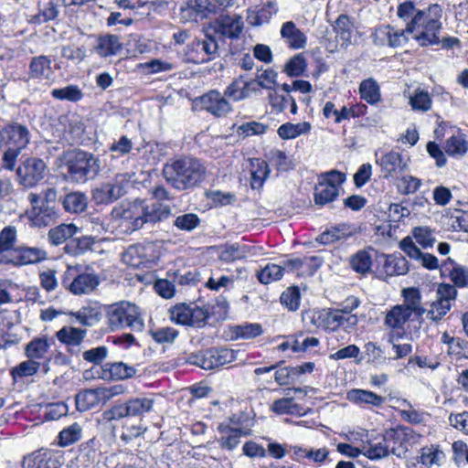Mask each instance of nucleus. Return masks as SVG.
Returning <instances> with one entry per match:
<instances>
[{"label": "nucleus", "instance_id": "1", "mask_svg": "<svg viewBox=\"0 0 468 468\" xmlns=\"http://www.w3.org/2000/svg\"><path fill=\"white\" fill-rule=\"evenodd\" d=\"M398 16L407 23L406 31L413 36L420 46L439 43L441 8L431 5L427 10H418L413 2L407 1L398 6Z\"/></svg>", "mask_w": 468, "mask_h": 468}, {"label": "nucleus", "instance_id": "2", "mask_svg": "<svg viewBox=\"0 0 468 468\" xmlns=\"http://www.w3.org/2000/svg\"><path fill=\"white\" fill-rule=\"evenodd\" d=\"M206 167L199 159L183 156L169 160L163 168L165 181L177 190L197 186L204 179Z\"/></svg>", "mask_w": 468, "mask_h": 468}, {"label": "nucleus", "instance_id": "3", "mask_svg": "<svg viewBox=\"0 0 468 468\" xmlns=\"http://www.w3.org/2000/svg\"><path fill=\"white\" fill-rule=\"evenodd\" d=\"M64 167L68 180L83 184L97 176L101 170L99 159L85 151L69 152L64 156Z\"/></svg>", "mask_w": 468, "mask_h": 468}, {"label": "nucleus", "instance_id": "4", "mask_svg": "<svg viewBox=\"0 0 468 468\" xmlns=\"http://www.w3.org/2000/svg\"><path fill=\"white\" fill-rule=\"evenodd\" d=\"M106 318L112 331L130 329L134 332H142L144 328V321L141 309L127 301H121L110 304L106 308Z\"/></svg>", "mask_w": 468, "mask_h": 468}, {"label": "nucleus", "instance_id": "5", "mask_svg": "<svg viewBox=\"0 0 468 468\" xmlns=\"http://www.w3.org/2000/svg\"><path fill=\"white\" fill-rule=\"evenodd\" d=\"M154 404V400L147 397L133 398L123 403L114 404L103 411L100 421L107 423L124 418H141L153 410Z\"/></svg>", "mask_w": 468, "mask_h": 468}, {"label": "nucleus", "instance_id": "6", "mask_svg": "<svg viewBox=\"0 0 468 468\" xmlns=\"http://www.w3.org/2000/svg\"><path fill=\"white\" fill-rule=\"evenodd\" d=\"M185 56L187 62L194 64H203L215 59L218 56L216 36L207 30L203 39H195L187 45Z\"/></svg>", "mask_w": 468, "mask_h": 468}, {"label": "nucleus", "instance_id": "7", "mask_svg": "<svg viewBox=\"0 0 468 468\" xmlns=\"http://www.w3.org/2000/svg\"><path fill=\"white\" fill-rule=\"evenodd\" d=\"M346 180V175L337 170H332L320 176L319 182L314 187V203L324 206L333 202L339 196V187Z\"/></svg>", "mask_w": 468, "mask_h": 468}, {"label": "nucleus", "instance_id": "8", "mask_svg": "<svg viewBox=\"0 0 468 468\" xmlns=\"http://www.w3.org/2000/svg\"><path fill=\"white\" fill-rule=\"evenodd\" d=\"M112 216L121 220L120 225L125 227L126 231L137 230L144 225V201L136 200L133 203L122 204L113 208Z\"/></svg>", "mask_w": 468, "mask_h": 468}, {"label": "nucleus", "instance_id": "9", "mask_svg": "<svg viewBox=\"0 0 468 468\" xmlns=\"http://www.w3.org/2000/svg\"><path fill=\"white\" fill-rule=\"evenodd\" d=\"M123 392L121 386L84 389L76 395V407L80 411H87L99 405H103L114 396Z\"/></svg>", "mask_w": 468, "mask_h": 468}, {"label": "nucleus", "instance_id": "10", "mask_svg": "<svg viewBox=\"0 0 468 468\" xmlns=\"http://www.w3.org/2000/svg\"><path fill=\"white\" fill-rule=\"evenodd\" d=\"M236 357L237 352L232 349H209L201 354L191 355L188 362L205 370H212L233 362Z\"/></svg>", "mask_w": 468, "mask_h": 468}, {"label": "nucleus", "instance_id": "11", "mask_svg": "<svg viewBox=\"0 0 468 468\" xmlns=\"http://www.w3.org/2000/svg\"><path fill=\"white\" fill-rule=\"evenodd\" d=\"M61 282L65 288L75 295L89 293L99 285L96 275L91 273L76 274V270L73 268H68Z\"/></svg>", "mask_w": 468, "mask_h": 468}, {"label": "nucleus", "instance_id": "12", "mask_svg": "<svg viewBox=\"0 0 468 468\" xmlns=\"http://www.w3.org/2000/svg\"><path fill=\"white\" fill-rule=\"evenodd\" d=\"M415 432L410 427L397 426L385 431L383 441L389 444L390 452L400 457L407 452V446L415 439Z\"/></svg>", "mask_w": 468, "mask_h": 468}, {"label": "nucleus", "instance_id": "13", "mask_svg": "<svg viewBox=\"0 0 468 468\" xmlns=\"http://www.w3.org/2000/svg\"><path fill=\"white\" fill-rule=\"evenodd\" d=\"M46 165L41 159L28 158L16 170L17 177L24 186L32 187L44 177Z\"/></svg>", "mask_w": 468, "mask_h": 468}, {"label": "nucleus", "instance_id": "14", "mask_svg": "<svg viewBox=\"0 0 468 468\" xmlns=\"http://www.w3.org/2000/svg\"><path fill=\"white\" fill-rule=\"evenodd\" d=\"M217 90H211L201 95L198 101L202 109L216 117L226 116L232 111V106L229 101Z\"/></svg>", "mask_w": 468, "mask_h": 468}, {"label": "nucleus", "instance_id": "15", "mask_svg": "<svg viewBox=\"0 0 468 468\" xmlns=\"http://www.w3.org/2000/svg\"><path fill=\"white\" fill-rule=\"evenodd\" d=\"M243 29V21L239 16H219L208 29L213 36L220 35L229 38H237Z\"/></svg>", "mask_w": 468, "mask_h": 468}, {"label": "nucleus", "instance_id": "16", "mask_svg": "<svg viewBox=\"0 0 468 468\" xmlns=\"http://www.w3.org/2000/svg\"><path fill=\"white\" fill-rule=\"evenodd\" d=\"M405 30H398L390 26L380 27L374 33V43L378 46L388 45L392 48L401 47L408 41Z\"/></svg>", "mask_w": 468, "mask_h": 468}, {"label": "nucleus", "instance_id": "17", "mask_svg": "<svg viewBox=\"0 0 468 468\" xmlns=\"http://www.w3.org/2000/svg\"><path fill=\"white\" fill-rule=\"evenodd\" d=\"M403 303L399 304L411 317L412 321L421 319L426 313L422 305L421 294L419 289L414 287L402 290Z\"/></svg>", "mask_w": 468, "mask_h": 468}, {"label": "nucleus", "instance_id": "18", "mask_svg": "<svg viewBox=\"0 0 468 468\" xmlns=\"http://www.w3.org/2000/svg\"><path fill=\"white\" fill-rule=\"evenodd\" d=\"M399 248L411 259L420 262L428 270H435L439 267L437 257L430 253H423L415 245L411 238L406 237L399 242Z\"/></svg>", "mask_w": 468, "mask_h": 468}, {"label": "nucleus", "instance_id": "19", "mask_svg": "<svg viewBox=\"0 0 468 468\" xmlns=\"http://www.w3.org/2000/svg\"><path fill=\"white\" fill-rule=\"evenodd\" d=\"M152 248L153 246L151 244L131 245L122 253V261L133 268H140L141 266H144L147 262L150 261L151 256L149 255L148 251L152 250Z\"/></svg>", "mask_w": 468, "mask_h": 468}, {"label": "nucleus", "instance_id": "20", "mask_svg": "<svg viewBox=\"0 0 468 468\" xmlns=\"http://www.w3.org/2000/svg\"><path fill=\"white\" fill-rule=\"evenodd\" d=\"M77 323L83 326L91 327L97 324L101 318V310L97 303H88L78 311H71L68 314Z\"/></svg>", "mask_w": 468, "mask_h": 468}, {"label": "nucleus", "instance_id": "21", "mask_svg": "<svg viewBox=\"0 0 468 468\" xmlns=\"http://www.w3.org/2000/svg\"><path fill=\"white\" fill-rule=\"evenodd\" d=\"M377 164L381 166L384 172V177L388 178L394 174L403 172L407 167V163L403 161L399 153L390 151L377 158Z\"/></svg>", "mask_w": 468, "mask_h": 468}, {"label": "nucleus", "instance_id": "22", "mask_svg": "<svg viewBox=\"0 0 468 468\" xmlns=\"http://www.w3.org/2000/svg\"><path fill=\"white\" fill-rule=\"evenodd\" d=\"M122 49V43L117 35H103L97 38L95 52L101 58L116 56Z\"/></svg>", "mask_w": 468, "mask_h": 468}, {"label": "nucleus", "instance_id": "23", "mask_svg": "<svg viewBox=\"0 0 468 468\" xmlns=\"http://www.w3.org/2000/svg\"><path fill=\"white\" fill-rule=\"evenodd\" d=\"M58 216V210L53 205L34 207L28 214L31 224L37 228L48 226L57 219Z\"/></svg>", "mask_w": 468, "mask_h": 468}, {"label": "nucleus", "instance_id": "24", "mask_svg": "<svg viewBox=\"0 0 468 468\" xmlns=\"http://www.w3.org/2000/svg\"><path fill=\"white\" fill-rule=\"evenodd\" d=\"M87 334L86 329L74 326H63L56 333V337L60 343L68 346L69 352L73 353V347L81 345Z\"/></svg>", "mask_w": 468, "mask_h": 468}, {"label": "nucleus", "instance_id": "25", "mask_svg": "<svg viewBox=\"0 0 468 468\" xmlns=\"http://www.w3.org/2000/svg\"><path fill=\"white\" fill-rule=\"evenodd\" d=\"M6 146L25 148L29 142V133L27 127L13 123L5 127Z\"/></svg>", "mask_w": 468, "mask_h": 468}, {"label": "nucleus", "instance_id": "26", "mask_svg": "<svg viewBox=\"0 0 468 468\" xmlns=\"http://www.w3.org/2000/svg\"><path fill=\"white\" fill-rule=\"evenodd\" d=\"M281 36L293 49L303 48L306 44L305 35L296 27L292 21H287L282 24Z\"/></svg>", "mask_w": 468, "mask_h": 468}, {"label": "nucleus", "instance_id": "27", "mask_svg": "<svg viewBox=\"0 0 468 468\" xmlns=\"http://www.w3.org/2000/svg\"><path fill=\"white\" fill-rule=\"evenodd\" d=\"M218 431L221 433L218 441L221 448L229 451L233 450L239 443V439L242 435L250 434V430L231 428L229 425L223 424L218 426Z\"/></svg>", "mask_w": 468, "mask_h": 468}, {"label": "nucleus", "instance_id": "28", "mask_svg": "<svg viewBox=\"0 0 468 468\" xmlns=\"http://www.w3.org/2000/svg\"><path fill=\"white\" fill-rule=\"evenodd\" d=\"M253 81H246L241 77L234 80L225 90L224 95L234 101H239L248 98L250 91L257 90L251 87Z\"/></svg>", "mask_w": 468, "mask_h": 468}, {"label": "nucleus", "instance_id": "29", "mask_svg": "<svg viewBox=\"0 0 468 468\" xmlns=\"http://www.w3.org/2000/svg\"><path fill=\"white\" fill-rule=\"evenodd\" d=\"M410 320L412 317L399 304H397L386 313L384 324L392 331L403 330L406 323Z\"/></svg>", "mask_w": 468, "mask_h": 468}, {"label": "nucleus", "instance_id": "30", "mask_svg": "<svg viewBox=\"0 0 468 468\" xmlns=\"http://www.w3.org/2000/svg\"><path fill=\"white\" fill-rule=\"evenodd\" d=\"M346 398L350 402H353L357 405H371L374 407L381 406L385 398L379 396L373 391L366 390V389H351L347 392Z\"/></svg>", "mask_w": 468, "mask_h": 468}, {"label": "nucleus", "instance_id": "31", "mask_svg": "<svg viewBox=\"0 0 468 468\" xmlns=\"http://www.w3.org/2000/svg\"><path fill=\"white\" fill-rule=\"evenodd\" d=\"M78 231L79 228L75 224L62 223L48 230V239L52 245L58 246L71 239Z\"/></svg>", "mask_w": 468, "mask_h": 468}, {"label": "nucleus", "instance_id": "32", "mask_svg": "<svg viewBox=\"0 0 468 468\" xmlns=\"http://www.w3.org/2000/svg\"><path fill=\"white\" fill-rule=\"evenodd\" d=\"M250 186L253 189H261L270 174L268 164L259 158L250 159Z\"/></svg>", "mask_w": 468, "mask_h": 468}, {"label": "nucleus", "instance_id": "33", "mask_svg": "<svg viewBox=\"0 0 468 468\" xmlns=\"http://www.w3.org/2000/svg\"><path fill=\"white\" fill-rule=\"evenodd\" d=\"M250 250L251 248L246 245L226 244L219 248L218 258L224 262H232L247 258Z\"/></svg>", "mask_w": 468, "mask_h": 468}, {"label": "nucleus", "instance_id": "34", "mask_svg": "<svg viewBox=\"0 0 468 468\" xmlns=\"http://www.w3.org/2000/svg\"><path fill=\"white\" fill-rule=\"evenodd\" d=\"M357 316L356 314H346L334 309L327 313L326 323L332 329L343 326L346 329L355 327L357 324Z\"/></svg>", "mask_w": 468, "mask_h": 468}, {"label": "nucleus", "instance_id": "35", "mask_svg": "<svg viewBox=\"0 0 468 468\" xmlns=\"http://www.w3.org/2000/svg\"><path fill=\"white\" fill-rule=\"evenodd\" d=\"M51 60L44 55L34 57L29 65V75L35 79L48 80L52 75Z\"/></svg>", "mask_w": 468, "mask_h": 468}, {"label": "nucleus", "instance_id": "36", "mask_svg": "<svg viewBox=\"0 0 468 468\" xmlns=\"http://www.w3.org/2000/svg\"><path fill=\"white\" fill-rule=\"evenodd\" d=\"M123 195V189L119 184L107 183L93 192V197L98 203H110Z\"/></svg>", "mask_w": 468, "mask_h": 468}, {"label": "nucleus", "instance_id": "37", "mask_svg": "<svg viewBox=\"0 0 468 468\" xmlns=\"http://www.w3.org/2000/svg\"><path fill=\"white\" fill-rule=\"evenodd\" d=\"M359 94L362 100L371 105L377 104L381 101L380 87L373 78L361 81Z\"/></svg>", "mask_w": 468, "mask_h": 468}, {"label": "nucleus", "instance_id": "38", "mask_svg": "<svg viewBox=\"0 0 468 468\" xmlns=\"http://www.w3.org/2000/svg\"><path fill=\"white\" fill-rule=\"evenodd\" d=\"M62 206L67 212L81 213L88 207V197L80 191L69 193L64 197Z\"/></svg>", "mask_w": 468, "mask_h": 468}, {"label": "nucleus", "instance_id": "39", "mask_svg": "<svg viewBox=\"0 0 468 468\" xmlns=\"http://www.w3.org/2000/svg\"><path fill=\"white\" fill-rule=\"evenodd\" d=\"M311 128L312 125L308 122L299 123L286 122L279 127L277 133L282 139L289 140L308 133Z\"/></svg>", "mask_w": 468, "mask_h": 468}, {"label": "nucleus", "instance_id": "40", "mask_svg": "<svg viewBox=\"0 0 468 468\" xmlns=\"http://www.w3.org/2000/svg\"><path fill=\"white\" fill-rule=\"evenodd\" d=\"M17 252V262L21 265L35 264L48 258L44 250L35 247H21Z\"/></svg>", "mask_w": 468, "mask_h": 468}, {"label": "nucleus", "instance_id": "41", "mask_svg": "<svg viewBox=\"0 0 468 468\" xmlns=\"http://www.w3.org/2000/svg\"><path fill=\"white\" fill-rule=\"evenodd\" d=\"M363 455L371 460H378L387 457L390 452L389 444L383 440L381 441H363Z\"/></svg>", "mask_w": 468, "mask_h": 468}, {"label": "nucleus", "instance_id": "42", "mask_svg": "<svg viewBox=\"0 0 468 468\" xmlns=\"http://www.w3.org/2000/svg\"><path fill=\"white\" fill-rule=\"evenodd\" d=\"M144 209H145V223H156L158 221L165 220L169 218L171 215V209L168 206H165L159 203H154L152 205H147L144 202Z\"/></svg>", "mask_w": 468, "mask_h": 468}, {"label": "nucleus", "instance_id": "43", "mask_svg": "<svg viewBox=\"0 0 468 468\" xmlns=\"http://www.w3.org/2000/svg\"><path fill=\"white\" fill-rule=\"evenodd\" d=\"M30 468H60L61 463L54 453L45 451L33 453Z\"/></svg>", "mask_w": 468, "mask_h": 468}, {"label": "nucleus", "instance_id": "44", "mask_svg": "<svg viewBox=\"0 0 468 468\" xmlns=\"http://www.w3.org/2000/svg\"><path fill=\"white\" fill-rule=\"evenodd\" d=\"M232 339H251L262 334V327L260 324H243L230 327Z\"/></svg>", "mask_w": 468, "mask_h": 468}, {"label": "nucleus", "instance_id": "45", "mask_svg": "<svg viewBox=\"0 0 468 468\" xmlns=\"http://www.w3.org/2000/svg\"><path fill=\"white\" fill-rule=\"evenodd\" d=\"M49 347L50 343L47 337H36L26 346L25 352L28 358L41 359Z\"/></svg>", "mask_w": 468, "mask_h": 468}, {"label": "nucleus", "instance_id": "46", "mask_svg": "<svg viewBox=\"0 0 468 468\" xmlns=\"http://www.w3.org/2000/svg\"><path fill=\"white\" fill-rule=\"evenodd\" d=\"M387 275H402L408 272V261L402 256L390 255L386 258L383 265Z\"/></svg>", "mask_w": 468, "mask_h": 468}, {"label": "nucleus", "instance_id": "47", "mask_svg": "<svg viewBox=\"0 0 468 468\" xmlns=\"http://www.w3.org/2000/svg\"><path fill=\"white\" fill-rule=\"evenodd\" d=\"M285 272V268L280 264L269 263L260 271L257 272V277L260 282L268 284L282 278Z\"/></svg>", "mask_w": 468, "mask_h": 468}, {"label": "nucleus", "instance_id": "48", "mask_svg": "<svg viewBox=\"0 0 468 468\" xmlns=\"http://www.w3.org/2000/svg\"><path fill=\"white\" fill-rule=\"evenodd\" d=\"M17 231L14 226L5 227L0 231V262L5 261L4 253L15 248Z\"/></svg>", "mask_w": 468, "mask_h": 468}, {"label": "nucleus", "instance_id": "49", "mask_svg": "<svg viewBox=\"0 0 468 468\" xmlns=\"http://www.w3.org/2000/svg\"><path fill=\"white\" fill-rule=\"evenodd\" d=\"M81 426L75 422L58 433V444L61 447L71 445L81 438Z\"/></svg>", "mask_w": 468, "mask_h": 468}, {"label": "nucleus", "instance_id": "50", "mask_svg": "<svg viewBox=\"0 0 468 468\" xmlns=\"http://www.w3.org/2000/svg\"><path fill=\"white\" fill-rule=\"evenodd\" d=\"M350 264L355 271L366 274L371 270V255L365 250H359L351 257Z\"/></svg>", "mask_w": 468, "mask_h": 468}, {"label": "nucleus", "instance_id": "51", "mask_svg": "<svg viewBox=\"0 0 468 468\" xmlns=\"http://www.w3.org/2000/svg\"><path fill=\"white\" fill-rule=\"evenodd\" d=\"M451 303H449L445 299H436V301L432 302L430 305V309H426L427 319L431 320L433 322H438L442 319V317L450 311Z\"/></svg>", "mask_w": 468, "mask_h": 468}, {"label": "nucleus", "instance_id": "52", "mask_svg": "<svg viewBox=\"0 0 468 468\" xmlns=\"http://www.w3.org/2000/svg\"><path fill=\"white\" fill-rule=\"evenodd\" d=\"M468 150V143L463 134L452 135L447 139L445 152L450 155H463Z\"/></svg>", "mask_w": 468, "mask_h": 468}, {"label": "nucleus", "instance_id": "53", "mask_svg": "<svg viewBox=\"0 0 468 468\" xmlns=\"http://www.w3.org/2000/svg\"><path fill=\"white\" fill-rule=\"evenodd\" d=\"M349 235L350 233L347 232V229L345 225H343L338 227H332L331 229L325 230L318 236L316 240L322 244H330L342 239H346Z\"/></svg>", "mask_w": 468, "mask_h": 468}, {"label": "nucleus", "instance_id": "54", "mask_svg": "<svg viewBox=\"0 0 468 468\" xmlns=\"http://www.w3.org/2000/svg\"><path fill=\"white\" fill-rule=\"evenodd\" d=\"M431 103L429 92L423 90H417L410 96V104L414 111L428 112L431 108Z\"/></svg>", "mask_w": 468, "mask_h": 468}, {"label": "nucleus", "instance_id": "55", "mask_svg": "<svg viewBox=\"0 0 468 468\" xmlns=\"http://www.w3.org/2000/svg\"><path fill=\"white\" fill-rule=\"evenodd\" d=\"M353 26L347 16L341 15L335 21V31L344 43H350Z\"/></svg>", "mask_w": 468, "mask_h": 468}, {"label": "nucleus", "instance_id": "56", "mask_svg": "<svg viewBox=\"0 0 468 468\" xmlns=\"http://www.w3.org/2000/svg\"><path fill=\"white\" fill-rule=\"evenodd\" d=\"M94 239L91 237L84 236L79 239H71L65 247L67 252L73 255L83 254L88 250L91 249Z\"/></svg>", "mask_w": 468, "mask_h": 468}, {"label": "nucleus", "instance_id": "57", "mask_svg": "<svg viewBox=\"0 0 468 468\" xmlns=\"http://www.w3.org/2000/svg\"><path fill=\"white\" fill-rule=\"evenodd\" d=\"M189 315V326L200 328L206 325L209 317V312L207 308L191 303Z\"/></svg>", "mask_w": 468, "mask_h": 468}, {"label": "nucleus", "instance_id": "58", "mask_svg": "<svg viewBox=\"0 0 468 468\" xmlns=\"http://www.w3.org/2000/svg\"><path fill=\"white\" fill-rule=\"evenodd\" d=\"M51 95L58 100H66L74 102L81 100L83 97L81 90L74 85H69L60 89H54L51 91Z\"/></svg>", "mask_w": 468, "mask_h": 468}, {"label": "nucleus", "instance_id": "59", "mask_svg": "<svg viewBox=\"0 0 468 468\" xmlns=\"http://www.w3.org/2000/svg\"><path fill=\"white\" fill-rule=\"evenodd\" d=\"M200 225V218L197 214L186 213L179 215L174 221V226L180 230L192 231Z\"/></svg>", "mask_w": 468, "mask_h": 468}, {"label": "nucleus", "instance_id": "60", "mask_svg": "<svg viewBox=\"0 0 468 468\" xmlns=\"http://www.w3.org/2000/svg\"><path fill=\"white\" fill-rule=\"evenodd\" d=\"M152 338L158 344H172L178 336V331L173 327H161L150 331Z\"/></svg>", "mask_w": 468, "mask_h": 468}, {"label": "nucleus", "instance_id": "61", "mask_svg": "<svg viewBox=\"0 0 468 468\" xmlns=\"http://www.w3.org/2000/svg\"><path fill=\"white\" fill-rule=\"evenodd\" d=\"M271 410L277 414H301L300 407L293 403L292 398L276 399L271 405Z\"/></svg>", "mask_w": 468, "mask_h": 468}, {"label": "nucleus", "instance_id": "62", "mask_svg": "<svg viewBox=\"0 0 468 468\" xmlns=\"http://www.w3.org/2000/svg\"><path fill=\"white\" fill-rule=\"evenodd\" d=\"M306 69V60L302 54L293 56L285 65L284 71L290 77L301 76Z\"/></svg>", "mask_w": 468, "mask_h": 468}, {"label": "nucleus", "instance_id": "63", "mask_svg": "<svg viewBox=\"0 0 468 468\" xmlns=\"http://www.w3.org/2000/svg\"><path fill=\"white\" fill-rule=\"evenodd\" d=\"M281 303L290 311H295L300 305V291L297 287H290L281 295Z\"/></svg>", "mask_w": 468, "mask_h": 468}, {"label": "nucleus", "instance_id": "64", "mask_svg": "<svg viewBox=\"0 0 468 468\" xmlns=\"http://www.w3.org/2000/svg\"><path fill=\"white\" fill-rule=\"evenodd\" d=\"M449 277L456 287L468 286V269L460 265H454L449 271Z\"/></svg>", "mask_w": 468, "mask_h": 468}]
</instances>
